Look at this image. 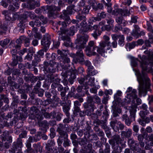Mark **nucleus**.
<instances>
[{
	"instance_id": "nucleus-1",
	"label": "nucleus",
	"mask_w": 153,
	"mask_h": 153,
	"mask_svg": "<svg viewBox=\"0 0 153 153\" xmlns=\"http://www.w3.org/2000/svg\"><path fill=\"white\" fill-rule=\"evenodd\" d=\"M144 53L147 54L148 56L147 57L143 55L140 58L142 74H140L138 70H136L135 73L139 83L138 88L139 94L140 95L143 94L145 96L146 94L147 90H149V89L150 86V80L146 75L145 72H150L152 71L151 67L153 66V53L148 51H145Z\"/></svg>"
},
{
	"instance_id": "nucleus-2",
	"label": "nucleus",
	"mask_w": 153,
	"mask_h": 153,
	"mask_svg": "<svg viewBox=\"0 0 153 153\" xmlns=\"http://www.w3.org/2000/svg\"><path fill=\"white\" fill-rule=\"evenodd\" d=\"M75 44L76 45L75 48L78 51L76 54L71 53L70 56L72 57L75 58L76 56H78L76 58L77 62H82L84 60L83 53L82 50L84 49L85 46L86 44V37L84 36H82L78 37L75 40Z\"/></svg>"
},
{
	"instance_id": "nucleus-3",
	"label": "nucleus",
	"mask_w": 153,
	"mask_h": 153,
	"mask_svg": "<svg viewBox=\"0 0 153 153\" xmlns=\"http://www.w3.org/2000/svg\"><path fill=\"white\" fill-rule=\"evenodd\" d=\"M103 39L104 40L101 41L100 42L99 46L94 47L93 48V52L88 54L89 56H91L92 55H97L98 54L95 51H96L97 53L103 57L106 56V52L105 48L106 46L108 47L109 45L110 38L108 36L105 35L104 36Z\"/></svg>"
},
{
	"instance_id": "nucleus-4",
	"label": "nucleus",
	"mask_w": 153,
	"mask_h": 153,
	"mask_svg": "<svg viewBox=\"0 0 153 153\" xmlns=\"http://www.w3.org/2000/svg\"><path fill=\"white\" fill-rule=\"evenodd\" d=\"M56 131L59 134V138L57 140L59 146H61L63 142V140L64 139L63 144V146L66 147L70 146V141L68 139V135L67 132L63 130L64 128L63 125L60 123L58 125Z\"/></svg>"
},
{
	"instance_id": "nucleus-5",
	"label": "nucleus",
	"mask_w": 153,
	"mask_h": 153,
	"mask_svg": "<svg viewBox=\"0 0 153 153\" xmlns=\"http://www.w3.org/2000/svg\"><path fill=\"white\" fill-rule=\"evenodd\" d=\"M75 33V27H71L69 30L66 29V30H62L61 31H58L57 33L59 36V40H62L69 42L70 38L68 36H73Z\"/></svg>"
},
{
	"instance_id": "nucleus-6",
	"label": "nucleus",
	"mask_w": 153,
	"mask_h": 153,
	"mask_svg": "<svg viewBox=\"0 0 153 153\" xmlns=\"http://www.w3.org/2000/svg\"><path fill=\"white\" fill-rule=\"evenodd\" d=\"M105 23V22L102 21L100 22L98 26L94 25L93 27L92 25H88L87 26V31H90L93 30H95L94 33H92V35L95 39H97V36H99L101 34V32L99 31V28L104 26Z\"/></svg>"
},
{
	"instance_id": "nucleus-7",
	"label": "nucleus",
	"mask_w": 153,
	"mask_h": 153,
	"mask_svg": "<svg viewBox=\"0 0 153 153\" xmlns=\"http://www.w3.org/2000/svg\"><path fill=\"white\" fill-rule=\"evenodd\" d=\"M27 134V133L26 131H23L19 135V138L17 139L16 142L13 143L12 148L11 149H13L15 150V149H16L19 148H21L22 144L21 138H25L26 137Z\"/></svg>"
},
{
	"instance_id": "nucleus-8",
	"label": "nucleus",
	"mask_w": 153,
	"mask_h": 153,
	"mask_svg": "<svg viewBox=\"0 0 153 153\" xmlns=\"http://www.w3.org/2000/svg\"><path fill=\"white\" fill-rule=\"evenodd\" d=\"M56 62L52 60L44 62V68L50 73H54L56 71Z\"/></svg>"
},
{
	"instance_id": "nucleus-9",
	"label": "nucleus",
	"mask_w": 153,
	"mask_h": 153,
	"mask_svg": "<svg viewBox=\"0 0 153 153\" xmlns=\"http://www.w3.org/2000/svg\"><path fill=\"white\" fill-rule=\"evenodd\" d=\"M2 13L4 15L6 19L9 21H15L18 17L17 15L15 14H12L7 10H4Z\"/></svg>"
},
{
	"instance_id": "nucleus-10",
	"label": "nucleus",
	"mask_w": 153,
	"mask_h": 153,
	"mask_svg": "<svg viewBox=\"0 0 153 153\" xmlns=\"http://www.w3.org/2000/svg\"><path fill=\"white\" fill-rule=\"evenodd\" d=\"M30 113H32L36 115V118L38 120H41L43 119V117L40 114V111L36 106H33L30 108Z\"/></svg>"
},
{
	"instance_id": "nucleus-11",
	"label": "nucleus",
	"mask_w": 153,
	"mask_h": 153,
	"mask_svg": "<svg viewBox=\"0 0 153 153\" xmlns=\"http://www.w3.org/2000/svg\"><path fill=\"white\" fill-rule=\"evenodd\" d=\"M87 66L88 67V73L87 75V79L89 75L93 76L95 75L97 73V71L94 70V68L91 65V62L87 60Z\"/></svg>"
},
{
	"instance_id": "nucleus-12",
	"label": "nucleus",
	"mask_w": 153,
	"mask_h": 153,
	"mask_svg": "<svg viewBox=\"0 0 153 153\" xmlns=\"http://www.w3.org/2000/svg\"><path fill=\"white\" fill-rule=\"evenodd\" d=\"M41 113L42 116L43 115L46 119H48L54 118L56 114V112L54 111H53L50 113H49L46 111V109L44 108L41 109Z\"/></svg>"
},
{
	"instance_id": "nucleus-13",
	"label": "nucleus",
	"mask_w": 153,
	"mask_h": 153,
	"mask_svg": "<svg viewBox=\"0 0 153 153\" xmlns=\"http://www.w3.org/2000/svg\"><path fill=\"white\" fill-rule=\"evenodd\" d=\"M60 65L62 67H69L70 65L69 64L70 62V59L67 57V56H66L61 57V58H59Z\"/></svg>"
},
{
	"instance_id": "nucleus-14",
	"label": "nucleus",
	"mask_w": 153,
	"mask_h": 153,
	"mask_svg": "<svg viewBox=\"0 0 153 153\" xmlns=\"http://www.w3.org/2000/svg\"><path fill=\"white\" fill-rule=\"evenodd\" d=\"M48 14L49 16H52L54 15H56L57 11L60 10V7H56L55 6H49Z\"/></svg>"
},
{
	"instance_id": "nucleus-15",
	"label": "nucleus",
	"mask_w": 153,
	"mask_h": 153,
	"mask_svg": "<svg viewBox=\"0 0 153 153\" xmlns=\"http://www.w3.org/2000/svg\"><path fill=\"white\" fill-rule=\"evenodd\" d=\"M87 111L89 110L90 112V113H88L87 114L88 115H90L91 114V112L94 111V105L93 104V99L92 97H88V104H87Z\"/></svg>"
},
{
	"instance_id": "nucleus-16",
	"label": "nucleus",
	"mask_w": 153,
	"mask_h": 153,
	"mask_svg": "<svg viewBox=\"0 0 153 153\" xmlns=\"http://www.w3.org/2000/svg\"><path fill=\"white\" fill-rule=\"evenodd\" d=\"M129 110L130 113V115L128 117L132 121H135V114L137 111L136 105L131 106L129 107Z\"/></svg>"
},
{
	"instance_id": "nucleus-17",
	"label": "nucleus",
	"mask_w": 153,
	"mask_h": 153,
	"mask_svg": "<svg viewBox=\"0 0 153 153\" xmlns=\"http://www.w3.org/2000/svg\"><path fill=\"white\" fill-rule=\"evenodd\" d=\"M29 8L30 10L34 9L36 6L39 7L40 6V2L39 0H28Z\"/></svg>"
},
{
	"instance_id": "nucleus-18",
	"label": "nucleus",
	"mask_w": 153,
	"mask_h": 153,
	"mask_svg": "<svg viewBox=\"0 0 153 153\" xmlns=\"http://www.w3.org/2000/svg\"><path fill=\"white\" fill-rule=\"evenodd\" d=\"M88 4H89L87 5V10H89L91 9V7H92L95 10H98V9H102L103 8V6L102 4L99 3L97 5V7H94V4L92 1H90L88 2Z\"/></svg>"
},
{
	"instance_id": "nucleus-19",
	"label": "nucleus",
	"mask_w": 153,
	"mask_h": 153,
	"mask_svg": "<svg viewBox=\"0 0 153 153\" xmlns=\"http://www.w3.org/2000/svg\"><path fill=\"white\" fill-rule=\"evenodd\" d=\"M38 124L39 126L40 127H42L43 128H41V129L43 131V132H46L47 129L46 128L48 127L49 126V124L47 121L46 120H44L43 121H41V120H38Z\"/></svg>"
},
{
	"instance_id": "nucleus-20",
	"label": "nucleus",
	"mask_w": 153,
	"mask_h": 153,
	"mask_svg": "<svg viewBox=\"0 0 153 153\" xmlns=\"http://www.w3.org/2000/svg\"><path fill=\"white\" fill-rule=\"evenodd\" d=\"M50 39L49 37L44 36L41 41L42 45L44 46V48L48 47L50 44Z\"/></svg>"
},
{
	"instance_id": "nucleus-21",
	"label": "nucleus",
	"mask_w": 153,
	"mask_h": 153,
	"mask_svg": "<svg viewBox=\"0 0 153 153\" xmlns=\"http://www.w3.org/2000/svg\"><path fill=\"white\" fill-rule=\"evenodd\" d=\"M132 134V130L131 128H128L125 131H122L121 132V135L123 137L128 138L131 136Z\"/></svg>"
},
{
	"instance_id": "nucleus-22",
	"label": "nucleus",
	"mask_w": 153,
	"mask_h": 153,
	"mask_svg": "<svg viewBox=\"0 0 153 153\" xmlns=\"http://www.w3.org/2000/svg\"><path fill=\"white\" fill-rule=\"evenodd\" d=\"M79 144L81 146V149L79 153H86V143L85 139H81Z\"/></svg>"
},
{
	"instance_id": "nucleus-23",
	"label": "nucleus",
	"mask_w": 153,
	"mask_h": 153,
	"mask_svg": "<svg viewBox=\"0 0 153 153\" xmlns=\"http://www.w3.org/2000/svg\"><path fill=\"white\" fill-rule=\"evenodd\" d=\"M137 91L135 89H134L129 95L127 94V98H129L130 101L134 99H135L137 97Z\"/></svg>"
},
{
	"instance_id": "nucleus-24",
	"label": "nucleus",
	"mask_w": 153,
	"mask_h": 153,
	"mask_svg": "<svg viewBox=\"0 0 153 153\" xmlns=\"http://www.w3.org/2000/svg\"><path fill=\"white\" fill-rule=\"evenodd\" d=\"M62 72L61 74L62 76L64 78L67 77L68 75H69V74H71V72L68 68V67H62Z\"/></svg>"
},
{
	"instance_id": "nucleus-25",
	"label": "nucleus",
	"mask_w": 153,
	"mask_h": 153,
	"mask_svg": "<svg viewBox=\"0 0 153 153\" xmlns=\"http://www.w3.org/2000/svg\"><path fill=\"white\" fill-rule=\"evenodd\" d=\"M107 1V3L105 2L104 0H101V2H102L107 7V12L109 13L112 14L113 10L111 7L112 4L111 3H110L111 1Z\"/></svg>"
},
{
	"instance_id": "nucleus-26",
	"label": "nucleus",
	"mask_w": 153,
	"mask_h": 153,
	"mask_svg": "<svg viewBox=\"0 0 153 153\" xmlns=\"http://www.w3.org/2000/svg\"><path fill=\"white\" fill-rule=\"evenodd\" d=\"M134 28L132 33V35L135 37L139 36V32L140 31V28L138 25H135L134 26Z\"/></svg>"
},
{
	"instance_id": "nucleus-27",
	"label": "nucleus",
	"mask_w": 153,
	"mask_h": 153,
	"mask_svg": "<svg viewBox=\"0 0 153 153\" xmlns=\"http://www.w3.org/2000/svg\"><path fill=\"white\" fill-rule=\"evenodd\" d=\"M113 115L114 117H116L118 116V114L121 112V109L118 107L113 106L112 107Z\"/></svg>"
},
{
	"instance_id": "nucleus-28",
	"label": "nucleus",
	"mask_w": 153,
	"mask_h": 153,
	"mask_svg": "<svg viewBox=\"0 0 153 153\" xmlns=\"http://www.w3.org/2000/svg\"><path fill=\"white\" fill-rule=\"evenodd\" d=\"M57 27H60V30L58 31H61L62 30H66L65 28L66 27L67 25L65 22H61L60 21L58 22L57 23Z\"/></svg>"
},
{
	"instance_id": "nucleus-29",
	"label": "nucleus",
	"mask_w": 153,
	"mask_h": 153,
	"mask_svg": "<svg viewBox=\"0 0 153 153\" xmlns=\"http://www.w3.org/2000/svg\"><path fill=\"white\" fill-rule=\"evenodd\" d=\"M26 21V19L25 18L23 19H20L19 23L18 24V27L20 28L19 30L22 32L23 31L24 29V26L25 25V23Z\"/></svg>"
},
{
	"instance_id": "nucleus-30",
	"label": "nucleus",
	"mask_w": 153,
	"mask_h": 153,
	"mask_svg": "<svg viewBox=\"0 0 153 153\" xmlns=\"http://www.w3.org/2000/svg\"><path fill=\"white\" fill-rule=\"evenodd\" d=\"M94 45V42L93 41H90L88 43V45L87 46V51H88V53H87V56H88V54H90L93 52V50L92 51H91V47H92ZM94 46L95 47H96ZM94 47H93L92 49H93V48Z\"/></svg>"
},
{
	"instance_id": "nucleus-31",
	"label": "nucleus",
	"mask_w": 153,
	"mask_h": 153,
	"mask_svg": "<svg viewBox=\"0 0 153 153\" xmlns=\"http://www.w3.org/2000/svg\"><path fill=\"white\" fill-rule=\"evenodd\" d=\"M57 52L58 54L60 55L58 57L59 59V58H61V57L62 58L67 56L68 51L65 50H62V51L58 50Z\"/></svg>"
},
{
	"instance_id": "nucleus-32",
	"label": "nucleus",
	"mask_w": 153,
	"mask_h": 153,
	"mask_svg": "<svg viewBox=\"0 0 153 153\" xmlns=\"http://www.w3.org/2000/svg\"><path fill=\"white\" fill-rule=\"evenodd\" d=\"M150 34V33L149 34V40H146L145 41L146 46L147 47H150L151 46V44L153 43V36Z\"/></svg>"
},
{
	"instance_id": "nucleus-33",
	"label": "nucleus",
	"mask_w": 153,
	"mask_h": 153,
	"mask_svg": "<svg viewBox=\"0 0 153 153\" xmlns=\"http://www.w3.org/2000/svg\"><path fill=\"white\" fill-rule=\"evenodd\" d=\"M12 143L7 142H5L4 145L1 144L0 145V150L1 151H3L5 149H9L11 145V144Z\"/></svg>"
},
{
	"instance_id": "nucleus-34",
	"label": "nucleus",
	"mask_w": 153,
	"mask_h": 153,
	"mask_svg": "<svg viewBox=\"0 0 153 153\" xmlns=\"http://www.w3.org/2000/svg\"><path fill=\"white\" fill-rule=\"evenodd\" d=\"M116 21L119 25L123 23V26H125L126 24V22L123 19V17L122 16L117 17L116 19Z\"/></svg>"
},
{
	"instance_id": "nucleus-35",
	"label": "nucleus",
	"mask_w": 153,
	"mask_h": 153,
	"mask_svg": "<svg viewBox=\"0 0 153 153\" xmlns=\"http://www.w3.org/2000/svg\"><path fill=\"white\" fill-rule=\"evenodd\" d=\"M33 146L37 152L39 151L40 153L42 152V146H41L40 143H38L37 144H34Z\"/></svg>"
},
{
	"instance_id": "nucleus-36",
	"label": "nucleus",
	"mask_w": 153,
	"mask_h": 153,
	"mask_svg": "<svg viewBox=\"0 0 153 153\" xmlns=\"http://www.w3.org/2000/svg\"><path fill=\"white\" fill-rule=\"evenodd\" d=\"M24 15H25V18L26 19L28 16L32 19H34L37 17L36 16L34 13H32V12L29 11L25 12V13H24Z\"/></svg>"
},
{
	"instance_id": "nucleus-37",
	"label": "nucleus",
	"mask_w": 153,
	"mask_h": 153,
	"mask_svg": "<svg viewBox=\"0 0 153 153\" xmlns=\"http://www.w3.org/2000/svg\"><path fill=\"white\" fill-rule=\"evenodd\" d=\"M122 9L119 8L117 6L114 7V9L113 10L112 15L117 16L119 14L120 15Z\"/></svg>"
},
{
	"instance_id": "nucleus-38",
	"label": "nucleus",
	"mask_w": 153,
	"mask_h": 153,
	"mask_svg": "<svg viewBox=\"0 0 153 153\" xmlns=\"http://www.w3.org/2000/svg\"><path fill=\"white\" fill-rule=\"evenodd\" d=\"M132 105L131 106L136 105V108H137V105H139L141 103V100L139 98H136L135 99L131 100Z\"/></svg>"
},
{
	"instance_id": "nucleus-39",
	"label": "nucleus",
	"mask_w": 153,
	"mask_h": 153,
	"mask_svg": "<svg viewBox=\"0 0 153 153\" xmlns=\"http://www.w3.org/2000/svg\"><path fill=\"white\" fill-rule=\"evenodd\" d=\"M41 25V22L39 19H36L34 22L31 21L29 22V25L32 27L34 26L37 27H39Z\"/></svg>"
},
{
	"instance_id": "nucleus-40",
	"label": "nucleus",
	"mask_w": 153,
	"mask_h": 153,
	"mask_svg": "<svg viewBox=\"0 0 153 153\" xmlns=\"http://www.w3.org/2000/svg\"><path fill=\"white\" fill-rule=\"evenodd\" d=\"M13 114L12 112H8L7 115H5L4 114H0V117H2L4 119L7 120L9 118H10L12 117Z\"/></svg>"
},
{
	"instance_id": "nucleus-41",
	"label": "nucleus",
	"mask_w": 153,
	"mask_h": 153,
	"mask_svg": "<svg viewBox=\"0 0 153 153\" xmlns=\"http://www.w3.org/2000/svg\"><path fill=\"white\" fill-rule=\"evenodd\" d=\"M57 74H51L50 75V78L51 82H59L60 81V79L58 78L57 77Z\"/></svg>"
},
{
	"instance_id": "nucleus-42",
	"label": "nucleus",
	"mask_w": 153,
	"mask_h": 153,
	"mask_svg": "<svg viewBox=\"0 0 153 153\" xmlns=\"http://www.w3.org/2000/svg\"><path fill=\"white\" fill-rule=\"evenodd\" d=\"M94 129L99 136L103 137L104 136V133L98 127L95 126Z\"/></svg>"
},
{
	"instance_id": "nucleus-43",
	"label": "nucleus",
	"mask_w": 153,
	"mask_h": 153,
	"mask_svg": "<svg viewBox=\"0 0 153 153\" xmlns=\"http://www.w3.org/2000/svg\"><path fill=\"white\" fill-rule=\"evenodd\" d=\"M113 139L115 141L116 144L118 145L119 143H121L122 141V140L120 138L119 135L117 134L114 135L113 137Z\"/></svg>"
},
{
	"instance_id": "nucleus-44",
	"label": "nucleus",
	"mask_w": 153,
	"mask_h": 153,
	"mask_svg": "<svg viewBox=\"0 0 153 153\" xmlns=\"http://www.w3.org/2000/svg\"><path fill=\"white\" fill-rule=\"evenodd\" d=\"M90 75L88 76V77L87 79H88V82H87V85L92 86L93 85H95L94 84V81L95 80L94 77H90Z\"/></svg>"
},
{
	"instance_id": "nucleus-45",
	"label": "nucleus",
	"mask_w": 153,
	"mask_h": 153,
	"mask_svg": "<svg viewBox=\"0 0 153 153\" xmlns=\"http://www.w3.org/2000/svg\"><path fill=\"white\" fill-rule=\"evenodd\" d=\"M106 16V14L104 12H102L101 13H97V18H96L97 21H99L101 20V19L104 18Z\"/></svg>"
},
{
	"instance_id": "nucleus-46",
	"label": "nucleus",
	"mask_w": 153,
	"mask_h": 153,
	"mask_svg": "<svg viewBox=\"0 0 153 153\" xmlns=\"http://www.w3.org/2000/svg\"><path fill=\"white\" fill-rule=\"evenodd\" d=\"M55 145V142L54 141L52 140H49L47 144H46L45 149L50 148L53 147V146Z\"/></svg>"
},
{
	"instance_id": "nucleus-47",
	"label": "nucleus",
	"mask_w": 153,
	"mask_h": 153,
	"mask_svg": "<svg viewBox=\"0 0 153 153\" xmlns=\"http://www.w3.org/2000/svg\"><path fill=\"white\" fill-rule=\"evenodd\" d=\"M70 109V107L68 105H65L63 107V111L65 113L66 116H68L70 115V113L69 112Z\"/></svg>"
},
{
	"instance_id": "nucleus-48",
	"label": "nucleus",
	"mask_w": 153,
	"mask_h": 153,
	"mask_svg": "<svg viewBox=\"0 0 153 153\" xmlns=\"http://www.w3.org/2000/svg\"><path fill=\"white\" fill-rule=\"evenodd\" d=\"M130 12L128 11L127 9H124L123 10L122 9V11L120 15L122 16H128L130 14Z\"/></svg>"
},
{
	"instance_id": "nucleus-49",
	"label": "nucleus",
	"mask_w": 153,
	"mask_h": 153,
	"mask_svg": "<svg viewBox=\"0 0 153 153\" xmlns=\"http://www.w3.org/2000/svg\"><path fill=\"white\" fill-rule=\"evenodd\" d=\"M47 152L45 153H58L56 149L54 147L50 148L45 149Z\"/></svg>"
},
{
	"instance_id": "nucleus-50",
	"label": "nucleus",
	"mask_w": 153,
	"mask_h": 153,
	"mask_svg": "<svg viewBox=\"0 0 153 153\" xmlns=\"http://www.w3.org/2000/svg\"><path fill=\"white\" fill-rule=\"evenodd\" d=\"M85 76L78 78L77 79L79 82L82 85H86V82H85Z\"/></svg>"
},
{
	"instance_id": "nucleus-51",
	"label": "nucleus",
	"mask_w": 153,
	"mask_h": 153,
	"mask_svg": "<svg viewBox=\"0 0 153 153\" xmlns=\"http://www.w3.org/2000/svg\"><path fill=\"white\" fill-rule=\"evenodd\" d=\"M124 37L123 35L121 36L118 40V44L120 46H123L124 45Z\"/></svg>"
},
{
	"instance_id": "nucleus-52",
	"label": "nucleus",
	"mask_w": 153,
	"mask_h": 153,
	"mask_svg": "<svg viewBox=\"0 0 153 153\" xmlns=\"http://www.w3.org/2000/svg\"><path fill=\"white\" fill-rule=\"evenodd\" d=\"M149 113L148 110H146L145 111H140L139 114L141 117L142 119H144L146 115H147Z\"/></svg>"
},
{
	"instance_id": "nucleus-53",
	"label": "nucleus",
	"mask_w": 153,
	"mask_h": 153,
	"mask_svg": "<svg viewBox=\"0 0 153 153\" xmlns=\"http://www.w3.org/2000/svg\"><path fill=\"white\" fill-rule=\"evenodd\" d=\"M13 133V131L10 130L9 131H5L3 132L1 139L3 138H6L10 134Z\"/></svg>"
},
{
	"instance_id": "nucleus-54",
	"label": "nucleus",
	"mask_w": 153,
	"mask_h": 153,
	"mask_svg": "<svg viewBox=\"0 0 153 153\" xmlns=\"http://www.w3.org/2000/svg\"><path fill=\"white\" fill-rule=\"evenodd\" d=\"M49 6L47 5L46 6H43L39 8L40 9L41 13H45L47 12V10L49 9Z\"/></svg>"
},
{
	"instance_id": "nucleus-55",
	"label": "nucleus",
	"mask_w": 153,
	"mask_h": 153,
	"mask_svg": "<svg viewBox=\"0 0 153 153\" xmlns=\"http://www.w3.org/2000/svg\"><path fill=\"white\" fill-rule=\"evenodd\" d=\"M93 87L90 89V91L91 93L95 94L97 92V90L99 88V86L98 85L97 86L95 85H93Z\"/></svg>"
},
{
	"instance_id": "nucleus-56",
	"label": "nucleus",
	"mask_w": 153,
	"mask_h": 153,
	"mask_svg": "<svg viewBox=\"0 0 153 153\" xmlns=\"http://www.w3.org/2000/svg\"><path fill=\"white\" fill-rule=\"evenodd\" d=\"M83 15H78L76 16L77 19H79V20H86L85 15L86 14L84 13H82Z\"/></svg>"
},
{
	"instance_id": "nucleus-57",
	"label": "nucleus",
	"mask_w": 153,
	"mask_h": 153,
	"mask_svg": "<svg viewBox=\"0 0 153 153\" xmlns=\"http://www.w3.org/2000/svg\"><path fill=\"white\" fill-rule=\"evenodd\" d=\"M114 150L112 152L113 153H120L122 151V149L120 147L117 146L116 147L113 148Z\"/></svg>"
},
{
	"instance_id": "nucleus-58",
	"label": "nucleus",
	"mask_w": 153,
	"mask_h": 153,
	"mask_svg": "<svg viewBox=\"0 0 153 153\" xmlns=\"http://www.w3.org/2000/svg\"><path fill=\"white\" fill-rule=\"evenodd\" d=\"M30 81L32 82H34L36 81L38 79L40 78V77H36L31 74L30 75Z\"/></svg>"
},
{
	"instance_id": "nucleus-59",
	"label": "nucleus",
	"mask_w": 153,
	"mask_h": 153,
	"mask_svg": "<svg viewBox=\"0 0 153 153\" xmlns=\"http://www.w3.org/2000/svg\"><path fill=\"white\" fill-rule=\"evenodd\" d=\"M75 6L72 5L69 6L67 8V13L71 14L73 13V10H74Z\"/></svg>"
},
{
	"instance_id": "nucleus-60",
	"label": "nucleus",
	"mask_w": 153,
	"mask_h": 153,
	"mask_svg": "<svg viewBox=\"0 0 153 153\" xmlns=\"http://www.w3.org/2000/svg\"><path fill=\"white\" fill-rule=\"evenodd\" d=\"M7 22H4L0 26L1 28L5 31H6L7 30Z\"/></svg>"
},
{
	"instance_id": "nucleus-61",
	"label": "nucleus",
	"mask_w": 153,
	"mask_h": 153,
	"mask_svg": "<svg viewBox=\"0 0 153 153\" xmlns=\"http://www.w3.org/2000/svg\"><path fill=\"white\" fill-rule=\"evenodd\" d=\"M82 89L85 90L86 89V85L79 86L76 88V90L78 93H79L83 91Z\"/></svg>"
},
{
	"instance_id": "nucleus-62",
	"label": "nucleus",
	"mask_w": 153,
	"mask_h": 153,
	"mask_svg": "<svg viewBox=\"0 0 153 153\" xmlns=\"http://www.w3.org/2000/svg\"><path fill=\"white\" fill-rule=\"evenodd\" d=\"M121 36H122V35L121 34H113L111 35V36L112 39L114 41H117V40L119 38L121 37Z\"/></svg>"
},
{
	"instance_id": "nucleus-63",
	"label": "nucleus",
	"mask_w": 153,
	"mask_h": 153,
	"mask_svg": "<svg viewBox=\"0 0 153 153\" xmlns=\"http://www.w3.org/2000/svg\"><path fill=\"white\" fill-rule=\"evenodd\" d=\"M65 91H61L60 93V95L61 96V98L63 101H65L67 99V97L65 96Z\"/></svg>"
},
{
	"instance_id": "nucleus-64",
	"label": "nucleus",
	"mask_w": 153,
	"mask_h": 153,
	"mask_svg": "<svg viewBox=\"0 0 153 153\" xmlns=\"http://www.w3.org/2000/svg\"><path fill=\"white\" fill-rule=\"evenodd\" d=\"M38 18L40 19L43 24H46L48 22L47 18L44 17V16L42 15L39 17Z\"/></svg>"
}]
</instances>
